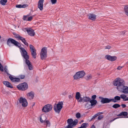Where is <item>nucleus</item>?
<instances>
[{"label":"nucleus","mask_w":128,"mask_h":128,"mask_svg":"<svg viewBox=\"0 0 128 128\" xmlns=\"http://www.w3.org/2000/svg\"><path fill=\"white\" fill-rule=\"evenodd\" d=\"M20 52L22 55L26 63L28 66L29 70H32L33 69V67L30 62L28 60L29 56L28 55L27 52L25 49L23 48H20Z\"/></svg>","instance_id":"f257e3e1"},{"label":"nucleus","mask_w":128,"mask_h":128,"mask_svg":"<svg viewBox=\"0 0 128 128\" xmlns=\"http://www.w3.org/2000/svg\"><path fill=\"white\" fill-rule=\"evenodd\" d=\"M125 84V82L124 80L119 78H116L113 82L114 85L117 86L116 88L118 90Z\"/></svg>","instance_id":"f03ea898"},{"label":"nucleus","mask_w":128,"mask_h":128,"mask_svg":"<svg viewBox=\"0 0 128 128\" xmlns=\"http://www.w3.org/2000/svg\"><path fill=\"white\" fill-rule=\"evenodd\" d=\"M63 104V103L62 102H59L58 104H55L54 106V108L55 112L58 114L60 111Z\"/></svg>","instance_id":"7ed1b4c3"},{"label":"nucleus","mask_w":128,"mask_h":128,"mask_svg":"<svg viewBox=\"0 0 128 128\" xmlns=\"http://www.w3.org/2000/svg\"><path fill=\"white\" fill-rule=\"evenodd\" d=\"M7 44L10 46H12V44H14L15 46L18 47H20V44L15 40L11 38H9L8 40Z\"/></svg>","instance_id":"20e7f679"},{"label":"nucleus","mask_w":128,"mask_h":128,"mask_svg":"<svg viewBox=\"0 0 128 128\" xmlns=\"http://www.w3.org/2000/svg\"><path fill=\"white\" fill-rule=\"evenodd\" d=\"M52 106L50 104H48L45 105L42 108V110L43 112L47 113L50 111L52 109Z\"/></svg>","instance_id":"39448f33"},{"label":"nucleus","mask_w":128,"mask_h":128,"mask_svg":"<svg viewBox=\"0 0 128 128\" xmlns=\"http://www.w3.org/2000/svg\"><path fill=\"white\" fill-rule=\"evenodd\" d=\"M85 74L84 71H79L77 72L74 76V78L75 80H77L83 77Z\"/></svg>","instance_id":"423d86ee"},{"label":"nucleus","mask_w":128,"mask_h":128,"mask_svg":"<svg viewBox=\"0 0 128 128\" xmlns=\"http://www.w3.org/2000/svg\"><path fill=\"white\" fill-rule=\"evenodd\" d=\"M47 50L46 47L43 48L42 49L40 53L41 58L42 60L45 59L47 56Z\"/></svg>","instance_id":"0eeeda50"},{"label":"nucleus","mask_w":128,"mask_h":128,"mask_svg":"<svg viewBox=\"0 0 128 128\" xmlns=\"http://www.w3.org/2000/svg\"><path fill=\"white\" fill-rule=\"evenodd\" d=\"M78 123V120L77 119L73 121L71 118L68 119L67 120V123L68 124L67 126L74 127Z\"/></svg>","instance_id":"6e6552de"},{"label":"nucleus","mask_w":128,"mask_h":128,"mask_svg":"<svg viewBox=\"0 0 128 128\" xmlns=\"http://www.w3.org/2000/svg\"><path fill=\"white\" fill-rule=\"evenodd\" d=\"M17 87L20 90H25L28 89V86L26 83L24 82L17 86Z\"/></svg>","instance_id":"1a4fd4ad"},{"label":"nucleus","mask_w":128,"mask_h":128,"mask_svg":"<svg viewBox=\"0 0 128 128\" xmlns=\"http://www.w3.org/2000/svg\"><path fill=\"white\" fill-rule=\"evenodd\" d=\"M19 101L20 103L23 106L26 107L27 106L28 102L25 98L21 97L20 98Z\"/></svg>","instance_id":"9d476101"},{"label":"nucleus","mask_w":128,"mask_h":128,"mask_svg":"<svg viewBox=\"0 0 128 128\" xmlns=\"http://www.w3.org/2000/svg\"><path fill=\"white\" fill-rule=\"evenodd\" d=\"M30 49L31 50V54L32 57L36 58V51L34 47L32 45H30Z\"/></svg>","instance_id":"9b49d317"},{"label":"nucleus","mask_w":128,"mask_h":128,"mask_svg":"<svg viewBox=\"0 0 128 128\" xmlns=\"http://www.w3.org/2000/svg\"><path fill=\"white\" fill-rule=\"evenodd\" d=\"M118 90L125 94H127L128 93V87L124 85Z\"/></svg>","instance_id":"f8f14e48"},{"label":"nucleus","mask_w":128,"mask_h":128,"mask_svg":"<svg viewBox=\"0 0 128 128\" xmlns=\"http://www.w3.org/2000/svg\"><path fill=\"white\" fill-rule=\"evenodd\" d=\"M24 31H27L28 34L30 36H34L35 34L34 30L30 28H25L24 29Z\"/></svg>","instance_id":"ddd939ff"},{"label":"nucleus","mask_w":128,"mask_h":128,"mask_svg":"<svg viewBox=\"0 0 128 128\" xmlns=\"http://www.w3.org/2000/svg\"><path fill=\"white\" fill-rule=\"evenodd\" d=\"M102 98V97H99L100 98L102 99L101 102L102 103L104 104L109 103L112 101L111 99H110L108 98Z\"/></svg>","instance_id":"4468645a"},{"label":"nucleus","mask_w":128,"mask_h":128,"mask_svg":"<svg viewBox=\"0 0 128 128\" xmlns=\"http://www.w3.org/2000/svg\"><path fill=\"white\" fill-rule=\"evenodd\" d=\"M44 0H39L38 4V8L40 10H42L43 9V4Z\"/></svg>","instance_id":"2eb2a0df"},{"label":"nucleus","mask_w":128,"mask_h":128,"mask_svg":"<svg viewBox=\"0 0 128 128\" xmlns=\"http://www.w3.org/2000/svg\"><path fill=\"white\" fill-rule=\"evenodd\" d=\"M88 19L90 20L94 21L96 19V16L94 14H88Z\"/></svg>","instance_id":"dca6fc26"},{"label":"nucleus","mask_w":128,"mask_h":128,"mask_svg":"<svg viewBox=\"0 0 128 128\" xmlns=\"http://www.w3.org/2000/svg\"><path fill=\"white\" fill-rule=\"evenodd\" d=\"M9 78L11 81L13 82H19L20 80L18 78H14L12 76H9Z\"/></svg>","instance_id":"f3484780"},{"label":"nucleus","mask_w":128,"mask_h":128,"mask_svg":"<svg viewBox=\"0 0 128 128\" xmlns=\"http://www.w3.org/2000/svg\"><path fill=\"white\" fill-rule=\"evenodd\" d=\"M3 83L6 87L12 88H13L12 85L8 81H4L3 82Z\"/></svg>","instance_id":"a211bd4d"},{"label":"nucleus","mask_w":128,"mask_h":128,"mask_svg":"<svg viewBox=\"0 0 128 128\" xmlns=\"http://www.w3.org/2000/svg\"><path fill=\"white\" fill-rule=\"evenodd\" d=\"M26 95L30 99H32L34 97V93L33 92H31L27 94Z\"/></svg>","instance_id":"6ab92c4d"},{"label":"nucleus","mask_w":128,"mask_h":128,"mask_svg":"<svg viewBox=\"0 0 128 128\" xmlns=\"http://www.w3.org/2000/svg\"><path fill=\"white\" fill-rule=\"evenodd\" d=\"M112 101L114 102H116L117 101L120 100V97L119 96H116L114 97V98H111Z\"/></svg>","instance_id":"aec40b11"},{"label":"nucleus","mask_w":128,"mask_h":128,"mask_svg":"<svg viewBox=\"0 0 128 128\" xmlns=\"http://www.w3.org/2000/svg\"><path fill=\"white\" fill-rule=\"evenodd\" d=\"M126 96L124 94H122L120 95V98L123 99V100L124 101L128 100V97H127L126 98Z\"/></svg>","instance_id":"412c9836"},{"label":"nucleus","mask_w":128,"mask_h":128,"mask_svg":"<svg viewBox=\"0 0 128 128\" xmlns=\"http://www.w3.org/2000/svg\"><path fill=\"white\" fill-rule=\"evenodd\" d=\"M90 102L91 103V106H92L95 105L97 103V101L96 100H90Z\"/></svg>","instance_id":"4be33fe9"},{"label":"nucleus","mask_w":128,"mask_h":128,"mask_svg":"<svg viewBox=\"0 0 128 128\" xmlns=\"http://www.w3.org/2000/svg\"><path fill=\"white\" fill-rule=\"evenodd\" d=\"M46 118L45 116H42L40 118V122L42 123H44V122L46 120Z\"/></svg>","instance_id":"5701e85b"},{"label":"nucleus","mask_w":128,"mask_h":128,"mask_svg":"<svg viewBox=\"0 0 128 128\" xmlns=\"http://www.w3.org/2000/svg\"><path fill=\"white\" fill-rule=\"evenodd\" d=\"M128 114V113L126 112H122L118 114L117 115V116H127Z\"/></svg>","instance_id":"b1692460"},{"label":"nucleus","mask_w":128,"mask_h":128,"mask_svg":"<svg viewBox=\"0 0 128 128\" xmlns=\"http://www.w3.org/2000/svg\"><path fill=\"white\" fill-rule=\"evenodd\" d=\"M88 123H84L81 125V126L80 127H78V128H86L88 126Z\"/></svg>","instance_id":"393cba45"},{"label":"nucleus","mask_w":128,"mask_h":128,"mask_svg":"<svg viewBox=\"0 0 128 128\" xmlns=\"http://www.w3.org/2000/svg\"><path fill=\"white\" fill-rule=\"evenodd\" d=\"M124 10L125 14L128 16V5L125 6Z\"/></svg>","instance_id":"a878e982"},{"label":"nucleus","mask_w":128,"mask_h":128,"mask_svg":"<svg viewBox=\"0 0 128 128\" xmlns=\"http://www.w3.org/2000/svg\"><path fill=\"white\" fill-rule=\"evenodd\" d=\"M90 98L88 97L84 96V97L83 101L85 102H90Z\"/></svg>","instance_id":"bb28decb"},{"label":"nucleus","mask_w":128,"mask_h":128,"mask_svg":"<svg viewBox=\"0 0 128 128\" xmlns=\"http://www.w3.org/2000/svg\"><path fill=\"white\" fill-rule=\"evenodd\" d=\"M45 124L46 125V127H49L50 126V121L48 120H46L45 122Z\"/></svg>","instance_id":"cd10ccee"},{"label":"nucleus","mask_w":128,"mask_h":128,"mask_svg":"<svg viewBox=\"0 0 128 128\" xmlns=\"http://www.w3.org/2000/svg\"><path fill=\"white\" fill-rule=\"evenodd\" d=\"M80 93L79 92H77L76 93L75 98L77 100H79L80 97Z\"/></svg>","instance_id":"c85d7f7f"},{"label":"nucleus","mask_w":128,"mask_h":128,"mask_svg":"<svg viewBox=\"0 0 128 128\" xmlns=\"http://www.w3.org/2000/svg\"><path fill=\"white\" fill-rule=\"evenodd\" d=\"M116 59L117 57L116 56H111L110 59L111 60H110V61L112 62H113L116 60Z\"/></svg>","instance_id":"c756f323"},{"label":"nucleus","mask_w":128,"mask_h":128,"mask_svg":"<svg viewBox=\"0 0 128 128\" xmlns=\"http://www.w3.org/2000/svg\"><path fill=\"white\" fill-rule=\"evenodd\" d=\"M7 2V0H1L0 2L2 5H4Z\"/></svg>","instance_id":"7c9ffc66"},{"label":"nucleus","mask_w":128,"mask_h":128,"mask_svg":"<svg viewBox=\"0 0 128 128\" xmlns=\"http://www.w3.org/2000/svg\"><path fill=\"white\" fill-rule=\"evenodd\" d=\"M18 39L20 40H21V41L23 42L24 43L26 41V40H25V39L24 38H23L20 36H18Z\"/></svg>","instance_id":"2f4dec72"},{"label":"nucleus","mask_w":128,"mask_h":128,"mask_svg":"<svg viewBox=\"0 0 128 128\" xmlns=\"http://www.w3.org/2000/svg\"><path fill=\"white\" fill-rule=\"evenodd\" d=\"M112 106L114 108H116L120 107V105L118 104H114Z\"/></svg>","instance_id":"473e14b6"},{"label":"nucleus","mask_w":128,"mask_h":128,"mask_svg":"<svg viewBox=\"0 0 128 128\" xmlns=\"http://www.w3.org/2000/svg\"><path fill=\"white\" fill-rule=\"evenodd\" d=\"M111 56L109 55H106L105 58L106 59L108 60H110V58H111Z\"/></svg>","instance_id":"72a5a7b5"},{"label":"nucleus","mask_w":128,"mask_h":128,"mask_svg":"<svg viewBox=\"0 0 128 128\" xmlns=\"http://www.w3.org/2000/svg\"><path fill=\"white\" fill-rule=\"evenodd\" d=\"M81 116L80 114L79 113H78L76 114V116L77 118H79Z\"/></svg>","instance_id":"f704fd0d"},{"label":"nucleus","mask_w":128,"mask_h":128,"mask_svg":"<svg viewBox=\"0 0 128 128\" xmlns=\"http://www.w3.org/2000/svg\"><path fill=\"white\" fill-rule=\"evenodd\" d=\"M92 78V76L91 75H88L86 76V79L89 80L91 79Z\"/></svg>","instance_id":"c9c22d12"},{"label":"nucleus","mask_w":128,"mask_h":128,"mask_svg":"<svg viewBox=\"0 0 128 128\" xmlns=\"http://www.w3.org/2000/svg\"><path fill=\"white\" fill-rule=\"evenodd\" d=\"M28 16H24L23 18V19L24 20L28 21Z\"/></svg>","instance_id":"e433bc0d"},{"label":"nucleus","mask_w":128,"mask_h":128,"mask_svg":"<svg viewBox=\"0 0 128 128\" xmlns=\"http://www.w3.org/2000/svg\"><path fill=\"white\" fill-rule=\"evenodd\" d=\"M104 118V116L102 115H100L98 116V120H100Z\"/></svg>","instance_id":"4c0bfd02"},{"label":"nucleus","mask_w":128,"mask_h":128,"mask_svg":"<svg viewBox=\"0 0 128 128\" xmlns=\"http://www.w3.org/2000/svg\"><path fill=\"white\" fill-rule=\"evenodd\" d=\"M96 96L95 95H94L92 96V100H95V99L96 98Z\"/></svg>","instance_id":"58836bf2"},{"label":"nucleus","mask_w":128,"mask_h":128,"mask_svg":"<svg viewBox=\"0 0 128 128\" xmlns=\"http://www.w3.org/2000/svg\"><path fill=\"white\" fill-rule=\"evenodd\" d=\"M0 70L2 72H3L4 71L2 66L0 63Z\"/></svg>","instance_id":"ea45409f"},{"label":"nucleus","mask_w":128,"mask_h":128,"mask_svg":"<svg viewBox=\"0 0 128 128\" xmlns=\"http://www.w3.org/2000/svg\"><path fill=\"white\" fill-rule=\"evenodd\" d=\"M52 4H55L56 2V0H50Z\"/></svg>","instance_id":"a19ab883"},{"label":"nucleus","mask_w":128,"mask_h":128,"mask_svg":"<svg viewBox=\"0 0 128 128\" xmlns=\"http://www.w3.org/2000/svg\"><path fill=\"white\" fill-rule=\"evenodd\" d=\"M32 16H28V21H30L32 18Z\"/></svg>","instance_id":"79ce46f5"},{"label":"nucleus","mask_w":128,"mask_h":128,"mask_svg":"<svg viewBox=\"0 0 128 128\" xmlns=\"http://www.w3.org/2000/svg\"><path fill=\"white\" fill-rule=\"evenodd\" d=\"M80 99L78 101V102H81L82 100L83 101L84 97L83 98L80 97Z\"/></svg>","instance_id":"37998d69"},{"label":"nucleus","mask_w":128,"mask_h":128,"mask_svg":"<svg viewBox=\"0 0 128 128\" xmlns=\"http://www.w3.org/2000/svg\"><path fill=\"white\" fill-rule=\"evenodd\" d=\"M25 76L23 75H20L19 77L20 79H23L24 78Z\"/></svg>","instance_id":"c03bdc74"},{"label":"nucleus","mask_w":128,"mask_h":128,"mask_svg":"<svg viewBox=\"0 0 128 128\" xmlns=\"http://www.w3.org/2000/svg\"><path fill=\"white\" fill-rule=\"evenodd\" d=\"M16 7L18 8H22V5L21 4L17 5L16 6Z\"/></svg>","instance_id":"a18cd8bd"},{"label":"nucleus","mask_w":128,"mask_h":128,"mask_svg":"<svg viewBox=\"0 0 128 128\" xmlns=\"http://www.w3.org/2000/svg\"><path fill=\"white\" fill-rule=\"evenodd\" d=\"M28 5L27 4H24L22 5V8H25L28 6Z\"/></svg>","instance_id":"49530a36"},{"label":"nucleus","mask_w":128,"mask_h":128,"mask_svg":"<svg viewBox=\"0 0 128 128\" xmlns=\"http://www.w3.org/2000/svg\"><path fill=\"white\" fill-rule=\"evenodd\" d=\"M2 92L3 94H5L6 93L5 90L3 88L2 89Z\"/></svg>","instance_id":"de8ad7c7"},{"label":"nucleus","mask_w":128,"mask_h":128,"mask_svg":"<svg viewBox=\"0 0 128 128\" xmlns=\"http://www.w3.org/2000/svg\"><path fill=\"white\" fill-rule=\"evenodd\" d=\"M111 48L110 46H106L105 47V49H110Z\"/></svg>","instance_id":"09e8293b"},{"label":"nucleus","mask_w":128,"mask_h":128,"mask_svg":"<svg viewBox=\"0 0 128 128\" xmlns=\"http://www.w3.org/2000/svg\"><path fill=\"white\" fill-rule=\"evenodd\" d=\"M123 66H119L117 68V69L118 70H120L121 68H122Z\"/></svg>","instance_id":"8fccbe9b"},{"label":"nucleus","mask_w":128,"mask_h":128,"mask_svg":"<svg viewBox=\"0 0 128 128\" xmlns=\"http://www.w3.org/2000/svg\"><path fill=\"white\" fill-rule=\"evenodd\" d=\"M97 116V115L96 114L94 115L92 117V119H94Z\"/></svg>","instance_id":"3c124183"},{"label":"nucleus","mask_w":128,"mask_h":128,"mask_svg":"<svg viewBox=\"0 0 128 128\" xmlns=\"http://www.w3.org/2000/svg\"><path fill=\"white\" fill-rule=\"evenodd\" d=\"M122 106L123 108H124L126 107V105L124 104H122Z\"/></svg>","instance_id":"603ef678"},{"label":"nucleus","mask_w":128,"mask_h":128,"mask_svg":"<svg viewBox=\"0 0 128 128\" xmlns=\"http://www.w3.org/2000/svg\"><path fill=\"white\" fill-rule=\"evenodd\" d=\"M24 44L26 45L27 46H28V43L26 41L24 43Z\"/></svg>","instance_id":"864d4df0"},{"label":"nucleus","mask_w":128,"mask_h":128,"mask_svg":"<svg viewBox=\"0 0 128 128\" xmlns=\"http://www.w3.org/2000/svg\"><path fill=\"white\" fill-rule=\"evenodd\" d=\"M24 44L26 45L27 46H28V43L26 41L24 43Z\"/></svg>","instance_id":"5fc2aeb1"},{"label":"nucleus","mask_w":128,"mask_h":128,"mask_svg":"<svg viewBox=\"0 0 128 128\" xmlns=\"http://www.w3.org/2000/svg\"><path fill=\"white\" fill-rule=\"evenodd\" d=\"M118 118H114V119H113L112 120H111L110 121V122H112V121H113L114 120H116V119Z\"/></svg>","instance_id":"6e6d98bb"},{"label":"nucleus","mask_w":128,"mask_h":128,"mask_svg":"<svg viewBox=\"0 0 128 128\" xmlns=\"http://www.w3.org/2000/svg\"><path fill=\"white\" fill-rule=\"evenodd\" d=\"M90 128H96L94 125H92V126Z\"/></svg>","instance_id":"4d7b16f0"},{"label":"nucleus","mask_w":128,"mask_h":128,"mask_svg":"<svg viewBox=\"0 0 128 128\" xmlns=\"http://www.w3.org/2000/svg\"><path fill=\"white\" fill-rule=\"evenodd\" d=\"M125 32H126L124 31L122 32H121V33H122L121 34H124L125 33Z\"/></svg>","instance_id":"13d9d810"},{"label":"nucleus","mask_w":128,"mask_h":128,"mask_svg":"<svg viewBox=\"0 0 128 128\" xmlns=\"http://www.w3.org/2000/svg\"><path fill=\"white\" fill-rule=\"evenodd\" d=\"M74 127H68V126H67V128H73Z\"/></svg>","instance_id":"bf43d9fd"},{"label":"nucleus","mask_w":128,"mask_h":128,"mask_svg":"<svg viewBox=\"0 0 128 128\" xmlns=\"http://www.w3.org/2000/svg\"><path fill=\"white\" fill-rule=\"evenodd\" d=\"M96 115H97V116H98V115H100V114H99V112H98V113L96 114Z\"/></svg>","instance_id":"052dcab7"},{"label":"nucleus","mask_w":128,"mask_h":128,"mask_svg":"<svg viewBox=\"0 0 128 128\" xmlns=\"http://www.w3.org/2000/svg\"><path fill=\"white\" fill-rule=\"evenodd\" d=\"M99 114H103V112H99Z\"/></svg>","instance_id":"680f3d73"},{"label":"nucleus","mask_w":128,"mask_h":128,"mask_svg":"<svg viewBox=\"0 0 128 128\" xmlns=\"http://www.w3.org/2000/svg\"><path fill=\"white\" fill-rule=\"evenodd\" d=\"M69 98H72V96L71 95H69Z\"/></svg>","instance_id":"e2e57ef3"},{"label":"nucleus","mask_w":128,"mask_h":128,"mask_svg":"<svg viewBox=\"0 0 128 128\" xmlns=\"http://www.w3.org/2000/svg\"><path fill=\"white\" fill-rule=\"evenodd\" d=\"M88 103H87L86 104V106L87 105V104H88Z\"/></svg>","instance_id":"0e129e2a"},{"label":"nucleus","mask_w":128,"mask_h":128,"mask_svg":"<svg viewBox=\"0 0 128 128\" xmlns=\"http://www.w3.org/2000/svg\"><path fill=\"white\" fill-rule=\"evenodd\" d=\"M126 118H128V116H127V117H126Z\"/></svg>","instance_id":"69168bd1"},{"label":"nucleus","mask_w":128,"mask_h":128,"mask_svg":"<svg viewBox=\"0 0 128 128\" xmlns=\"http://www.w3.org/2000/svg\"><path fill=\"white\" fill-rule=\"evenodd\" d=\"M34 104H33V106H34Z\"/></svg>","instance_id":"338daca9"}]
</instances>
